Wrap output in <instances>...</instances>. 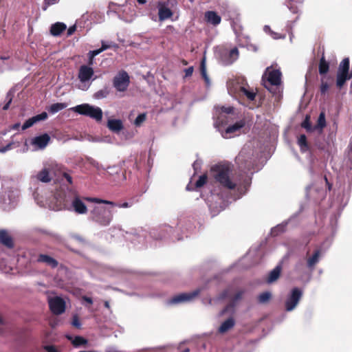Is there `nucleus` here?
Returning a JSON list of instances; mask_svg holds the SVG:
<instances>
[{"instance_id":"29","label":"nucleus","mask_w":352,"mask_h":352,"mask_svg":"<svg viewBox=\"0 0 352 352\" xmlns=\"http://www.w3.org/2000/svg\"><path fill=\"white\" fill-rule=\"evenodd\" d=\"M67 107L66 103L57 102L52 104L47 109L50 113L54 114Z\"/></svg>"},{"instance_id":"2","label":"nucleus","mask_w":352,"mask_h":352,"mask_svg":"<svg viewBox=\"0 0 352 352\" xmlns=\"http://www.w3.org/2000/svg\"><path fill=\"white\" fill-rule=\"evenodd\" d=\"M86 198L81 197L76 193L70 194L65 195L60 204L69 211L77 214H86L88 212V208L84 202V200L88 201Z\"/></svg>"},{"instance_id":"56","label":"nucleus","mask_w":352,"mask_h":352,"mask_svg":"<svg viewBox=\"0 0 352 352\" xmlns=\"http://www.w3.org/2000/svg\"><path fill=\"white\" fill-rule=\"evenodd\" d=\"M189 351H190V350H189L188 348H186V349H184V350L182 351V352H189Z\"/></svg>"},{"instance_id":"15","label":"nucleus","mask_w":352,"mask_h":352,"mask_svg":"<svg viewBox=\"0 0 352 352\" xmlns=\"http://www.w3.org/2000/svg\"><path fill=\"white\" fill-rule=\"evenodd\" d=\"M50 141V136L43 133L32 139L31 144L39 149L45 148Z\"/></svg>"},{"instance_id":"27","label":"nucleus","mask_w":352,"mask_h":352,"mask_svg":"<svg viewBox=\"0 0 352 352\" xmlns=\"http://www.w3.org/2000/svg\"><path fill=\"white\" fill-rule=\"evenodd\" d=\"M208 179V177L206 174H204L201 175L199 179L196 182L195 186H192L190 184H188L186 186V189L188 190H193L195 188L202 187L205 184H206Z\"/></svg>"},{"instance_id":"11","label":"nucleus","mask_w":352,"mask_h":352,"mask_svg":"<svg viewBox=\"0 0 352 352\" xmlns=\"http://www.w3.org/2000/svg\"><path fill=\"white\" fill-rule=\"evenodd\" d=\"M267 74V81L272 85L278 86L281 83V72L279 69H271L267 67L265 72V75Z\"/></svg>"},{"instance_id":"1","label":"nucleus","mask_w":352,"mask_h":352,"mask_svg":"<svg viewBox=\"0 0 352 352\" xmlns=\"http://www.w3.org/2000/svg\"><path fill=\"white\" fill-rule=\"evenodd\" d=\"M210 172L212 173V176L223 187L233 190L237 184L232 182L230 177V174L232 172L231 167L228 164H218L212 166L210 168Z\"/></svg>"},{"instance_id":"60","label":"nucleus","mask_w":352,"mask_h":352,"mask_svg":"<svg viewBox=\"0 0 352 352\" xmlns=\"http://www.w3.org/2000/svg\"><path fill=\"white\" fill-rule=\"evenodd\" d=\"M79 88L81 89L82 90H86L87 89V87H81L80 86H79Z\"/></svg>"},{"instance_id":"40","label":"nucleus","mask_w":352,"mask_h":352,"mask_svg":"<svg viewBox=\"0 0 352 352\" xmlns=\"http://www.w3.org/2000/svg\"><path fill=\"white\" fill-rule=\"evenodd\" d=\"M329 88V85L327 82L324 81L323 78H321V85L320 87V91L322 95H324Z\"/></svg>"},{"instance_id":"10","label":"nucleus","mask_w":352,"mask_h":352,"mask_svg":"<svg viewBox=\"0 0 352 352\" xmlns=\"http://www.w3.org/2000/svg\"><path fill=\"white\" fill-rule=\"evenodd\" d=\"M302 295V292L299 288L292 289L290 295L285 301V309L287 311H292L298 305Z\"/></svg>"},{"instance_id":"39","label":"nucleus","mask_w":352,"mask_h":352,"mask_svg":"<svg viewBox=\"0 0 352 352\" xmlns=\"http://www.w3.org/2000/svg\"><path fill=\"white\" fill-rule=\"evenodd\" d=\"M34 123H36L39 121L45 120L47 118V113L46 112H42L40 114H38L36 116H34L32 117Z\"/></svg>"},{"instance_id":"42","label":"nucleus","mask_w":352,"mask_h":352,"mask_svg":"<svg viewBox=\"0 0 352 352\" xmlns=\"http://www.w3.org/2000/svg\"><path fill=\"white\" fill-rule=\"evenodd\" d=\"M146 120V115L144 113L139 114L135 120V124L140 126Z\"/></svg>"},{"instance_id":"54","label":"nucleus","mask_w":352,"mask_h":352,"mask_svg":"<svg viewBox=\"0 0 352 352\" xmlns=\"http://www.w3.org/2000/svg\"><path fill=\"white\" fill-rule=\"evenodd\" d=\"M104 307L107 308V309H110V305H109V301H104Z\"/></svg>"},{"instance_id":"45","label":"nucleus","mask_w":352,"mask_h":352,"mask_svg":"<svg viewBox=\"0 0 352 352\" xmlns=\"http://www.w3.org/2000/svg\"><path fill=\"white\" fill-rule=\"evenodd\" d=\"M72 324V325L74 327H75L77 329L80 328L81 323H80V322L79 320V318H78V316L75 315V316H73Z\"/></svg>"},{"instance_id":"4","label":"nucleus","mask_w":352,"mask_h":352,"mask_svg":"<svg viewBox=\"0 0 352 352\" xmlns=\"http://www.w3.org/2000/svg\"><path fill=\"white\" fill-rule=\"evenodd\" d=\"M72 110L80 115L89 117L96 122H100L102 119V109L98 107L91 106L87 103L77 105L73 107Z\"/></svg>"},{"instance_id":"33","label":"nucleus","mask_w":352,"mask_h":352,"mask_svg":"<svg viewBox=\"0 0 352 352\" xmlns=\"http://www.w3.org/2000/svg\"><path fill=\"white\" fill-rule=\"evenodd\" d=\"M200 72H201V75L202 78L204 79L206 85H209L210 79H209L207 72H206V60H205L204 58L201 60V62Z\"/></svg>"},{"instance_id":"46","label":"nucleus","mask_w":352,"mask_h":352,"mask_svg":"<svg viewBox=\"0 0 352 352\" xmlns=\"http://www.w3.org/2000/svg\"><path fill=\"white\" fill-rule=\"evenodd\" d=\"M194 71L193 67H189L184 69L185 72V77H189L191 76Z\"/></svg>"},{"instance_id":"17","label":"nucleus","mask_w":352,"mask_h":352,"mask_svg":"<svg viewBox=\"0 0 352 352\" xmlns=\"http://www.w3.org/2000/svg\"><path fill=\"white\" fill-rule=\"evenodd\" d=\"M0 243L10 249L14 246L12 237L6 230H0Z\"/></svg>"},{"instance_id":"49","label":"nucleus","mask_w":352,"mask_h":352,"mask_svg":"<svg viewBox=\"0 0 352 352\" xmlns=\"http://www.w3.org/2000/svg\"><path fill=\"white\" fill-rule=\"evenodd\" d=\"M76 25L69 27V29L67 30V35L70 36V35L73 34L74 33V32L76 31Z\"/></svg>"},{"instance_id":"57","label":"nucleus","mask_w":352,"mask_h":352,"mask_svg":"<svg viewBox=\"0 0 352 352\" xmlns=\"http://www.w3.org/2000/svg\"><path fill=\"white\" fill-rule=\"evenodd\" d=\"M182 63L183 65H186L188 64V62L186 60H182Z\"/></svg>"},{"instance_id":"26","label":"nucleus","mask_w":352,"mask_h":352,"mask_svg":"<svg viewBox=\"0 0 352 352\" xmlns=\"http://www.w3.org/2000/svg\"><path fill=\"white\" fill-rule=\"evenodd\" d=\"M239 94L245 96L250 101L254 100L256 96V93L252 89H248L242 86L239 87Z\"/></svg>"},{"instance_id":"35","label":"nucleus","mask_w":352,"mask_h":352,"mask_svg":"<svg viewBox=\"0 0 352 352\" xmlns=\"http://www.w3.org/2000/svg\"><path fill=\"white\" fill-rule=\"evenodd\" d=\"M110 91L108 87H104L98 91H96L94 94V98L96 99H102L107 97V96L109 94Z\"/></svg>"},{"instance_id":"24","label":"nucleus","mask_w":352,"mask_h":352,"mask_svg":"<svg viewBox=\"0 0 352 352\" xmlns=\"http://www.w3.org/2000/svg\"><path fill=\"white\" fill-rule=\"evenodd\" d=\"M297 143L302 153H305L310 149V146L307 142V137L305 134H301L298 137Z\"/></svg>"},{"instance_id":"13","label":"nucleus","mask_w":352,"mask_h":352,"mask_svg":"<svg viewBox=\"0 0 352 352\" xmlns=\"http://www.w3.org/2000/svg\"><path fill=\"white\" fill-rule=\"evenodd\" d=\"M157 8L159 20L160 21H163L170 18L173 14V12L165 2L159 1L157 3Z\"/></svg>"},{"instance_id":"12","label":"nucleus","mask_w":352,"mask_h":352,"mask_svg":"<svg viewBox=\"0 0 352 352\" xmlns=\"http://www.w3.org/2000/svg\"><path fill=\"white\" fill-rule=\"evenodd\" d=\"M246 122L245 119L240 120L237 121L234 124L230 125L228 126L222 135L224 138H231L230 134H235L236 133H239L240 130L245 126Z\"/></svg>"},{"instance_id":"28","label":"nucleus","mask_w":352,"mask_h":352,"mask_svg":"<svg viewBox=\"0 0 352 352\" xmlns=\"http://www.w3.org/2000/svg\"><path fill=\"white\" fill-rule=\"evenodd\" d=\"M281 272V267L280 266H276L273 270H272L269 276L267 278V282L268 283H272L274 281H276L280 276Z\"/></svg>"},{"instance_id":"38","label":"nucleus","mask_w":352,"mask_h":352,"mask_svg":"<svg viewBox=\"0 0 352 352\" xmlns=\"http://www.w3.org/2000/svg\"><path fill=\"white\" fill-rule=\"evenodd\" d=\"M87 341L86 339L81 336H76L72 342L75 346H78L87 344Z\"/></svg>"},{"instance_id":"20","label":"nucleus","mask_w":352,"mask_h":352,"mask_svg":"<svg viewBox=\"0 0 352 352\" xmlns=\"http://www.w3.org/2000/svg\"><path fill=\"white\" fill-rule=\"evenodd\" d=\"M329 63L326 60L324 51L318 63V72L320 76H325L329 71Z\"/></svg>"},{"instance_id":"36","label":"nucleus","mask_w":352,"mask_h":352,"mask_svg":"<svg viewBox=\"0 0 352 352\" xmlns=\"http://www.w3.org/2000/svg\"><path fill=\"white\" fill-rule=\"evenodd\" d=\"M326 126L325 115L323 112L320 113L318 118L317 125L315 126V129H320L321 130Z\"/></svg>"},{"instance_id":"14","label":"nucleus","mask_w":352,"mask_h":352,"mask_svg":"<svg viewBox=\"0 0 352 352\" xmlns=\"http://www.w3.org/2000/svg\"><path fill=\"white\" fill-rule=\"evenodd\" d=\"M94 74V69L91 67L83 65L80 67L78 78L82 83H84L89 80Z\"/></svg>"},{"instance_id":"19","label":"nucleus","mask_w":352,"mask_h":352,"mask_svg":"<svg viewBox=\"0 0 352 352\" xmlns=\"http://www.w3.org/2000/svg\"><path fill=\"white\" fill-rule=\"evenodd\" d=\"M205 20L213 25H219L221 21V16L214 11H207L205 12L204 14Z\"/></svg>"},{"instance_id":"32","label":"nucleus","mask_w":352,"mask_h":352,"mask_svg":"<svg viewBox=\"0 0 352 352\" xmlns=\"http://www.w3.org/2000/svg\"><path fill=\"white\" fill-rule=\"evenodd\" d=\"M239 50L237 47H234L232 49L228 54V60L227 61V64L230 65L233 63L239 57Z\"/></svg>"},{"instance_id":"55","label":"nucleus","mask_w":352,"mask_h":352,"mask_svg":"<svg viewBox=\"0 0 352 352\" xmlns=\"http://www.w3.org/2000/svg\"><path fill=\"white\" fill-rule=\"evenodd\" d=\"M138 3L141 5H144L146 3V0H137Z\"/></svg>"},{"instance_id":"50","label":"nucleus","mask_w":352,"mask_h":352,"mask_svg":"<svg viewBox=\"0 0 352 352\" xmlns=\"http://www.w3.org/2000/svg\"><path fill=\"white\" fill-rule=\"evenodd\" d=\"M222 111L227 113H231L233 112V108L232 107H222Z\"/></svg>"},{"instance_id":"52","label":"nucleus","mask_w":352,"mask_h":352,"mask_svg":"<svg viewBox=\"0 0 352 352\" xmlns=\"http://www.w3.org/2000/svg\"><path fill=\"white\" fill-rule=\"evenodd\" d=\"M111 47V45H107L106 44L104 41L102 42V46L100 47L102 52L109 49Z\"/></svg>"},{"instance_id":"44","label":"nucleus","mask_w":352,"mask_h":352,"mask_svg":"<svg viewBox=\"0 0 352 352\" xmlns=\"http://www.w3.org/2000/svg\"><path fill=\"white\" fill-rule=\"evenodd\" d=\"M34 124L35 123H34L32 118H30L23 123V124L22 125V130H26L27 129L33 126V124Z\"/></svg>"},{"instance_id":"25","label":"nucleus","mask_w":352,"mask_h":352,"mask_svg":"<svg viewBox=\"0 0 352 352\" xmlns=\"http://www.w3.org/2000/svg\"><path fill=\"white\" fill-rule=\"evenodd\" d=\"M66 25L63 23L57 22L53 24L50 28V33L53 36H59L64 30H66Z\"/></svg>"},{"instance_id":"8","label":"nucleus","mask_w":352,"mask_h":352,"mask_svg":"<svg viewBox=\"0 0 352 352\" xmlns=\"http://www.w3.org/2000/svg\"><path fill=\"white\" fill-rule=\"evenodd\" d=\"M130 83L129 76L125 71L120 72L113 80V87L118 91H125Z\"/></svg>"},{"instance_id":"43","label":"nucleus","mask_w":352,"mask_h":352,"mask_svg":"<svg viewBox=\"0 0 352 352\" xmlns=\"http://www.w3.org/2000/svg\"><path fill=\"white\" fill-rule=\"evenodd\" d=\"M248 183L245 182L243 186L239 185L237 186V191L239 192L240 196L244 195L248 190Z\"/></svg>"},{"instance_id":"23","label":"nucleus","mask_w":352,"mask_h":352,"mask_svg":"<svg viewBox=\"0 0 352 352\" xmlns=\"http://www.w3.org/2000/svg\"><path fill=\"white\" fill-rule=\"evenodd\" d=\"M320 256V250L317 249L314 251L313 255L307 258V267L310 269L314 268L315 265L318 263Z\"/></svg>"},{"instance_id":"59","label":"nucleus","mask_w":352,"mask_h":352,"mask_svg":"<svg viewBox=\"0 0 352 352\" xmlns=\"http://www.w3.org/2000/svg\"><path fill=\"white\" fill-rule=\"evenodd\" d=\"M19 126V124H16L14 126V129H17Z\"/></svg>"},{"instance_id":"16","label":"nucleus","mask_w":352,"mask_h":352,"mask_svg":"<svg viewBox=\"0 0 352 352\" xmlns=\"http://www.w3.org/2000/svg\"><path fill=\"white\" fill-rule=\"evenodd\" d=\"M88 201L91 203H96V204H104L107 205H110L112 206H117L119 208H130L133 206V202H124L122 204H116L111 201H108L105 199H102L99 198H86Z\"/></svg>"},{"instance_id":"6","label":"nucleus","mask_w":352,"mask_h":352,"mask_svg":"<svg viewBox=\"0 0 352 352\" xmlns=\"http://www.w3.org/2000/svg\"><path fill=\"white\" fill-rule=\"evenodd\" d=\"M244 294L243 290L237 291L234 295H232V291L231 288H228L225 289L222 293L219 295V298L220 300H223L226 298L230 299V302L226 307L222 310L221 314H224L228 312L230 309L234 308L237 302L242 299L243 295Z\"/></svg>"},{"instance_id":"34","label":"nucleus","mask_w":352,"mask_h":352,"mask_svg":"<svg viewBox=\"0 0 352 352\" xmlns=\"http://www.w3.org/2000/svg\"><path fill=\"white\" fill-rule=\"evenodd\" d=\"M271 298V293L270 292H265L259 294L258 296V301L261 304H265L270 301Z\"/></svg>"},{"instance_id":"21","label":"nucleus","mask_w":352,"mask_h":352,"mask_svg":"<svg viewBox=\"0 0 352 352\" xmlns=\"http://www.w3.org/2000/svg\"><path fill=\"white\" fill-rule=\"evenodd\" d=\"M107 127L111 131L118 133L123 129V124L120 120L111 119L108 120Z\"/></svg>"},{"instance_id":"18","label":"nucleus","mask_w":352,"mask_h":352,"mask_svg":"<svg viewBox=\"0 0 352 352\" xmlns=\"http://www.w3.org/2000/svg\"><path fill=\"white\" fill-rule=\"evenodd\" d=\"M38 263H45L52 268H56L58 265V262L49 255L40 254L36 259Z\"/></svg>"},{"instance_id":"41","label":"nucleus","mask_w":352,"mask_h":352,"mask_svg":"<svg viewBox=\"0 0 352 352\" xmlns=\"http://www.w3.org/2000/svg\"><path fill=\"white\" fill-rule=\"evenodd\" d=\"M102 52L101 49L99 48L98 50H93V51H91L89 54V64H92V62H93V58L98 55L99 54H100Z\"/></svg>"},{"instance_id":"22","label":"nucleus","mask_w":352,"mask_h":352,"mask_svg":"<svg viewBox=\"0 0 352 352\" xmlns=\"http://www.w3.org/2000/svg\"><path fill=\"white\" fill-rule=\"evenodd\" d=\"M235 324V320L232 317H230L226 320L219 327L218 331L220 333H224L229 330H230L232 328L234 327Z\"/></svg>"},{"instance_id":"48","label":"nucleus","mask_w":352,"mask_h":352,"mask_svg":"<svg viewBox=\"0 0 352 352\" xmlns=\"http://www.w3.org/2000/svg\"><path fill=\"white\" fill-rule=\"evenodd\" d=\"M63 176L68 182L69 184H72V177L69 174L67 173H64Z\"/></svg>"},{"instance_id":"58","label":"nucleus","mask_w":352,"mask_h":352,"mask_svg":"<svg viewBox=\"0 0 352 352\" xmlns=\"http://www.w3.org/2000/svg\"><path fill=\"white\" fill-rule=\"evenodd\" d=\"M8 58V57H6V56H1V60H6Z\"/></svg>"},{"instance_id":"5","label":"nucleus","mask_w":352,"mask_h":352,"mask_svg":"<svg viewBox=\"0 0 352 352\" xmlns=\"http://www.w3.org/2000/svg\"><path fill=\"white\" fill-rule=\"evenodd\" d=\"M350 60L348 57L344 58L339 64L336 74V87L342 89L346 82L351 79L349 74Z\"/></svg>"},{"instance_id":"53","label":"nucleus","mask_w":352,"mask_h":352,"mask_svg":"<svg viewBox=\"0 0 352 352\" xmlns=\"http://www.w3.org/2000/svg\"><path fill=\"white\" fill-rule=\"evenodd\" d=\"M82 300H85V302H88L90 305L93 304V300L90 297L84 296H82Z\"/></svg>"},{"instance_id":"51","label":"nucleus","mask_w":352,"mask_h":352,"mask_svg":"<svg viewBox=\"0 0 352 352\" xmlns=\"http://www.w3.org/2000/svg\"><path fill=\"white\" fill-rule=\"evenodd\" d=\"M324 181H325V183H326V186H327V187L328 190L330 191V190H331V188H332V184H331V183L329 182V180H328V179H327V176H324Z\"/></svg>"},{"instance_id":"3","label":"nucleus","mask_w":352,"mask_h":352,"mask_svg":"<svg viewBox=\"0 0 352 352\" xmlns=\"http://www.w3.org/2000/svg\"><path fill=\"white\" fill-rule=\"evenodd\" d=\"M113 212L104 206H95L90 212L89 219L102 226H109L113 220Z\"/></svg>"},{"instance_id":"30","label":"nucleus","mask_w":352,"mask_h":352,"mask_svg":"<svg viewBox=\"0 0 352 352\" xmlns=\"http://www.w3.org/2000/svg\"><path fill=\"white\" fill-rule=\"evenodd\" d=\"M37 179L42 182H49L51 181L49 170L47 168L43 169L36 176Z\"/></svg>"},{"instance_id":"9","label":"nucleus","mask_w":352,"mask_h":352,"mask_svg":"<svg viewBox=\"0 0 352 352\" xmlns=\"http://www.w3.org/2000/svg\"><path fill=\"white\" fill-rule=\"evenodd\" d=\"M201 291V289L199 288L189 293H182L175 295L172 298L168 300V303L169 305H174L192 301L199 296Z\"/></svg>"},{"instance_id":"47","label":"nucleus","mask_w":352,"mask_h":352,"mask_svg":"<svg viewBox=\"0 0 352 352\" xmlns=\"http://www.w3.org/2000/svg\"><path fill=\"white\" fill-rule=\"evenodd\" d=\"M45 349L47 351V352H58L56 348L52 345L45 346Z\"/></svg>"},{"instance_id":"37","label":"nucleus","mask_w":352,"mask_h":352,"mask_svg":"<svg viewBox=\"0 0 352 352\" xmlns=\"http://www.w3.org/2000/svg\"><path fill=\"white\" fill-rule=\"evenodd\" d=\"M14 97V93L12 91H9L6 96V103L3 107V110H8L10 107V105Z\"/></svg>"},{"instance_id":"7","label":"nucleus","mask_w":352,"mask_h":352,"mask_svg":"<svg viewBox=\"0 0 352 352\" xmlns=\"http://www.w3.org/2000/svg\"><path fill=\"white\" fill-rule=\"evenodd\" d=\"M47 302L50 310L54 315L58 316L65 311V301L61 297H50Z\"/></svg>"},{"instance_id":"31","label":"nucleus","mask_w":352,"mask_h":352,"mask_svg":"<svg viewBox=\"0 0 352 352\" xmlns=\"http://www.w3.org/2000/svg\"><path fill=\"white\" fill-rule=\"evenodd\" d=\"M301 127L305 129L308 133H311L315 130V126L313 127L310 122L309 115H306L303 122L301 123Z\"/></svg>"}]
</instances>
